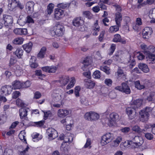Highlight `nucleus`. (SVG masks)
<instances>
[{"label": "nucleus", "mask_w": 155, "mask_h": 155, "mask_svg": "<svg viewBox=\"0 0 155 155\" xmlns=\"http://www.w3.org/2000/svg\"><path fill=\"white\" fill-rule=\"evenodd\" d=\"M155 48L153 46H150L143 52L145 54L147 55L152 64L155 63V55L152 53L155 51Z\"/></svg>", "instance_id": "obj_1"}, {"label": "nucleus", "mask_w": 155, "mask_h": 155, "mask_svg": "<svg viewBox=\"0 0 155 155\" xmlns=\"http://www.w3.org/2000/svg\"><path fill=\"white\" fill-rule=\"evenodd\" d=\"M113 134L108 133L103 135L101 137V143L104 146L110 142L113 139Z\"/></svg>", "instance_id": "obj_2"}, {"label": "nucleus", "mask_w": 155, "mask_h": 155, "mask_svg": "<svg viewBox=\"0 0 155 155\" xmlns=\"http://www.w3.org/2000/svg\"><path fill=\"white\" fill-rule=\"evenodd\" d=\"M115 89L127 94H130L131 92V90L129 86L127 83L124 82L121 84V86H117L115 87Z\"/></svg>", "instance_id": "obj_3"}, {"label": "nucleus", "mask_w": 155, "mask_h": 155, "mask_svg": "<svg viewBox=\"0 0 155 155\" xmlns=\"http://www.w3.org/2000/svg\"><path fill=\"white\" fill-rule=\"evenodd\" d=\"M126 112L129 119L130 120H132L137 117V111L135 107H128L126 108Z\"/></svg>", "instance_id": "obj_4"}, {"label": "nucleus", "mask_w": 155, "mask_h": 155, "mask_svg": "<svg viewBox=\"0 0 155 155\" xmlns=\"http://www.w3.org/2000/svg\"><path fill=\"white\" fill-rule=\"evenodd\" d=\"M64 31V28L63 26L59 24H57L54 27V32L58 36H62Z\"/></svg>", "instance_id": "obj_5"}, {"label": "nucleus", "mask_w": 155, "mask_h": 155, "mask_svg": "<svg viewBox=\"0 0 155 155\" xmlns=\"http://www.w3.org/2000/svg\"><path fill=\"white\" fill-rule=\"evenodd\" d=\"M13 90L12 86L5 85L3 86L1 88V92L2 94L6 96L10 94Z\"/></svg>", "instance_id": "obj_6"}, {"label": "nucleus", "mask_w": 155, "mask_h": 155, "mask_svg": "<svg viewBox=\"0 0 155 155\" xmlns=\"http://www.w3.org/2000/svg\"><path fill=\"white\" fill-rule=\"evenodd\" d=\"M132 144H135V147H138L141 146L143 143V138L141 136H135L131 140Z\"/></svg>", "instance_id": "obj_7"}, {"label": "nucleus", "mask_w": 155, "mask_h": 155, "mask_svg": "<svg viewBox=\"0 0 155 155\" xmlns=\"http://www.w3.org/2000/svg\"><path fill=\"white\" fill-rule=\"evenodd\" d=\"M46 133L50 139L52 140L56 138L58 135L57 132L52 128L48 129L47 130Z\"/></svg>", "instance_id": "obj_8"}, {"label": "nucleus", "mask_w": 155, "mask_h": 155, "mask_svg": "<svg viewBox=\"0 0 155 155\" xmlns=\"http://www.w3.org/2000/svg\"><path fill=\"white\" fill-rule=\"evenodd\" d=\"M69 77L68 76L63 75L59 78L58 81H56V82L60 83V86L62 87L66 85L68 82Z\"/></svg>", "instance_id": "obj_9"}, {"label": "nucleus", "mask_w": 155, "mask_h": 155, "mask_svg": "<svg viewBox=\"0 0 155 155\" xmlns=\"http://www.w3.org/2000/svg\"><path fill=\"white\" fill-rule=\"evenodd\" d=\"M2 19L4 21V24L6 27L11 25L13 22L12 17L9 15H3Z\"/></svg>", "instance_id": "obj_10"}, {"label": "nucleus", "mask_w": 155, "mask_h": 155, "mask_svg": "<svg viewBox=\"0 0 155 155\" xmlns=\"http://www.w3.org/2000/svg\"><path fill=\"white\" fill-rule=\"evenodd\" d=\"M149 116V114L143 110H141L139 112V117L140 120L143 122L147 120Z\"/></svg>", "instance_id": "obj_11"}, {"label": "nucleus", "mask_w": 155, "mask_h": 155, "mask_svg": "<svg viewBox=\"0 0 155 155\" xmlns=\"http://www.w3.org/2000/svg\"><path fill=\"white\" fill-rule=\"evenodd\" d=\"M153 32V31L151 28L147 27L144 29L143 32V38L148 39L150 36Z\"/></svg>", "instance_id": "obj_12"}, {"label": "nucleus", "mask_w": 155, "mask_h": 155, "mask_svg": "<svg viewBox=\"0 0 155 155\" xmlns=\"http://www.w3.org/2000/svg\"><path fill=\"white\" fill-rule=\"evenodd\" d=\"M119 115L116 113H112L110 115V123L111 126H113L115 124L116 121L118 120Z\"/></svg>", "instance_id": "obj_13"}, {"label": "nucleus", "mask_w": 155, "mask_h": 155, "mask_svg": "<svg viewBox=\"0 0 155 155\" xmlns=\"http://www.w3.org/2000/svg\"><path fill=\"white\" fill-rule=\"evenodd\" d=\"M148 81H146L145 83H141L140 84L139 81H137L134 82L135 87L137 89L141 90L144 88L146 87H148Z\"/></svg>", "instance_id": "obj_14"}, {"label": "nucleus", "mask_w": 155, "mask_h": 155, "mask_svg": "<svg viewBox=\"0 0 155 155\" xmlns=\"http://www.w3.org/2000/svg\"><path fill=\"white\" fill-rule=\"evenodd\" d=\"M64 12L60 8H57L55 9L54 15V18L56 20H59L63 17Z\"/></svg>", "instance_id": "obj_15"}, {"label": "nucleus", "mask_w": 155, "mask_h": 155, "mask_svg": "<svg viewBox=\"0 0 155 155\" xmlns=\"http://www.w3.org/2000/svg\"><path fill=\"white\" fill-rule=\"evenodd\" d=\"M137 8H139L146 5H151L154 2V1H137Z\"/></svg>", "instance_id": "obj_16"}, {"label": "nucleus", "mask_w": 155, "mask_h": 155, "mask_svg": "<svg viewBox=\"0 0 155 155\" xmlns=\"http://www.w3.org/2000/svg\"><path fill=\"white\" fill-rule=\"evenodd\" d=\"M14 33L19 35H26L27 34L28 31L27 28H18L15 29L14 30Z\"/></svg>", "instance_id": "obj_17"}, {"label": "nucleus", "mask_w": 155, "mask_h": 155, "mask_svg": "<svg viewBox=\"0 0 155 155\" xmlns=\"http://www.w3.org/2000/svg\"><path fill=\"white\" fill-rule=\"evenodd\" d=\"M84 85L85 87L89 89L93 88L95 85V83L94 81L88 79H85L84 80Z\"/></svg>", "instance_id": "obj_18"}, {"label": "nucleus", "mask_w": 155, "mask_h": 155, "mask_svg": "<svg viewBox=\"0 0 155 155\" xmlns=\"http://www.w3.org/2000/svg\"><path fill=\"white\" fill-rule=\"evenodd\" d=\"M17 60L13 57H11L8 69L11 71H14L15 70L14 64L16 63Z\"/></svg>", "instance_id": "obj_19"}, {"label": "nucleus", "mask_w": 155, "mask_h": 155, "mask_svg": "<svg viewBox=\"0 0 155 155\" xmlns=\"http://www.w3.org/2000/svg\"><path fill=\"white\" fill-rule=\"evenodd\" d=\"M69 113V111L65 109H60L58 111V115L60 117L63 118Z\"/></svg>", "instance_id": "obj_20"}, {"label": "nucleus", "mask_w": 155, "mask_h": 155, "mask_svg": "<svg viewBox=\"0 0 155 155\" xmlns=\"http://www.w3.org/2000/svg\"><path fill=\"white\" fill-rule=\"evenodd\" d=\"M12 85L13 89H20L22 87V83L18 80H15L12 83Z\"/></svg>", "instance_id": "obj_21"}, {"label": "nucleus", "mask_w": 155, "mask_h": 155, "mask_svg": "<svg viewBox=\"0 0 155 155\" xmlns=\"http://www.w3.org/2000/svg\"><path fill=\"white\" fill-rule=\"evenodd\" d=\"M122 19V15L119 12H117L115 14V20L116 25H121Z\"/></svg>", "instance_id": "obj_22"}, {"label": "nucleus", "mask_w": 155, "mask_h": 155, "mask_svg": "<svg viewBox=\"0 0 155 155\" xmlns=\"http://www.w3.org/2000/svg\"><path fill=\"white\" fill-rule=\"evenodd\" d=\"M29 109L27 107L21 108L19 110V115L20 118H23L27 115V112Z\"/></svg>", "instance_id": "obj_23"}, {"label": "nucleus", "mask_w": 155, "mask_h": 155, "mask_svg": "<svg viewBox=\"0 0 155 155\" xmlns=\"http://www.w3.org/2000/svg\"><path fill=\"white\" fill-rule=\"evenodd\" d=\"M17 3L16 1H9L8 5V8L11 11H13L15 8L17 6Z\"/></svg>", "instance_id": "obj_24"}, {"label": "nucleus", "mask_w": 155, "mask_h": 155, "mask_svg": "<svg viewBox=\"0 0 155 155\" xmlns=\"http://www.w3.org/2000/svg\"><path fill=\"white\" fill-rule=\"evenodd\" d=\"M113 41L115 42H120L123 44H125L126 41L125 40H122L120 35L118 34L114 35Z\"/></svg>", "instance_id": "obj_25"}, {"label": "nucleus", "mask_w": 155, "mask_h": 155, "mask_svg": "<svg viewBox=\"0 0 155 155\" xmlns=\"http://www.w3.org/2000/svg\"><path fill=\"white\" fill-rule=\"evenodd\" d=\"M72 23L74 26L76 27L81 26L83 23V21L81 20V17H77L73 19Z\"/></svg>", "instance_id": "obj_26"}, {"label": "nucleus", "mask_w": 155, "mask_h": 155, "mask_svg": "<svg viewBox=\"0 0 155 155\" xmlns=\"http://www.w3.org/2000/svg\"><path fill=\"white\" fill-rule=\"evenodd\" d=\"M138 67L144 73H147L149 71V69L147 65L145 64L140 63L139 64Z\"/></svg>", "instance_id": "obj_27"}, {"label": "nucleus", "mask_w": 155, "mask_h": 155, "mask_svg": "<svg viewBox=\"0 0 155 155\" xmlns=\"http://www.w3.org/2000/svg\"><path fill=\"white\" fill-rule=\"evenodd\" d=\"M33 44L31 42H29L23 45L24 49L28 53H29L31 50Z\"/></svg>", "instance_id": "obj_28"}, {"label": "nucleus", "mask_w": 155, "mask_h": 155, "mask_svg": "<svg viewBox=\"0 0 155 155\" xmlns=\"http://www.w3.org/2000/svg\"><path fill=\"white\" fill-rule=\"evenodd\" d=\"M143 100L141 99H137L134 100L133 102V104L132 106L133 107H135L136 108H139L142 105Z\"/></svg>", "instance_id": "obj_29"}, {"label": "nucleus", "mask_w": 155, "mask_h": 155, "mask_svg": "<svg viewBox=\"0 0 155 155\" xmlns=\"http://www.w3.org/2000/svg\"><path fill=\"white\" fill-rule=\"evenodd\" d=\"M132 144V141L127 140L122 142L120 144V147L122 149H125L130 147Z\"/></svg>", "instance_id": "obj_30"}, {"label": "nucleus", "mask_w": 155, "mask_h": 155, "mask_svg": "<svg viewBox=\"0 0 155 155\" xmlns=\"http://www.w3.org/2000/svg\"><path fill=\"white\" fill-rule=\"evenodd\" d=\"M93 31H94L93 32V35H98L97 32L99 31L100 30V27L98 24V20H96L93 26Z\"/></svg>", "instance_id": "obj_31"}, {"label": "nucleus", "mask_w": 155, "mask_h": 155, "mask_svg": "<svg viewBox=\"0 0 155 155\" xmlns=\"http://www.w3.org/2000/svg\"><path fill=\"white\" fill-rule=\"evenodd\" d=\"M46 50V48L43 47L40 50L39 52L37 55V57L40 58H43L44 57Z\"/></svg>", "instance_id": "obj_32"}, {"label": "nucleus", "mask_w": 155, "mask_h": 155, "mask_svg": "<svg viewBox=\"0 0 155 155\" xmlns=\"http://www.w3.org/2000/svg\"><path fill=\"white\" fill-rule=\"evenodd\" d=\"M23 39L21 37L17 38L12 41V43L15 45H21L23 43Z\"/></svg>", "instance_id": "obj_33"}, {"label": "nucleus", "mask_w": 155, "mask_h": 155, "mask_svg": "<svg viewBox=\"0 0 155 155\" xmlns=\"http://www.w3.org/2000/svg\"><path fill=\"white\" fill-rule=\"evenodd\" d=\"M120 26L121 25H116L111 26L110 28L109 31L111 33L117 31L119 30V28Z\"/></svg>", "instance_id": "obj_34"}, {"label": "nucleus", "mask_w": 155, "mask_h": 155, "mask_svg": "<svg viewBox=\"0 0 155 155\" xmlns=\"http://www.w3.org/2000/svg\"><path fill=\"white\" fill-rule=\"evenodd\" d=\"M54 7V5L52 4H50L47 7V9L45 11L46 14L50 15L53 12V9Z\"/></svg>", "instance_id": "obj_35"}, {"label": "nucleus", "mask_w": 155, "mask_h": 155, "mask_svg": "<svg viewBox=\"0 0 155 155\" xmlns=\"http://www.w3.org/2000/svg\"><path fill=\"white\" fill-rule=\"evenodd\" d=\"M90 118H91V120H96L99 118V116L97 113L91 111Z\"/></svg>", "instance_id": "obj_36"}, {"label": "nucleus", "mask_w": 155, "mask_h": 155, "mask_svg": "<svg viewBox=\"0 0 155 155\" xmlns=\"http://www.w3.org/2000/svg\"><path fill=\"white\" fill-rule=\"evenodd\" d=\"M23 51L20 48H18L16 51L14 52V54L19 58H21L23 55Z\"/></svg>", "instance_id": "obj_37"}, {"label": "nucleus", "mask_w": 155, "mask_h": 155, "mask_svg": "<svg viewBox=\"0 0 155 155\" xmlns=\"http://www.w3.org/2000/svg\"><path fill=\"white\" fill-rule=\"evenodd\" d=\"M100 69L101 71L105 72L107 74H110V70L109 68L104 66H101L100 67Z\"/></svg>", "instance_id": "obj_38"}, {"label": "nucleus", "mask_w": 155, "mask_h": 155, "mask_svg": "<svg viewBox=\"0 0 155 155\" xmlns=\"http://www.w3.org/2000/svg\"><path fill=\"white\" fill-rule=\"evenodd\" d=\"M30 148L28 146L21 151H19V155H29L28 152Z\"/></svg>", "instance_id": "obj_39"}, {"label": "nucleus", "mask_w": 155, "mask_h": 155, "mask_svg": "<svg viewBox=\"0 0 155 155\" xmlns=\"http://www.w3.org/2000/svg\"><path fill=\"white\" fill-rule=\"evenodd\" d=\"M133 131L135 132L138 134H140L142 132V129L140 128V127L137 125L134 126L132 128Z\"/></svg>", "instance_id": "obj_40"}, {"label": "nucleus", "mask_w": 155, "mask_h": 155, "mask_svg": "<svg viewBox=\"0 0 155 155\" xmlns=\"http://www.w3.org/2000/svg\"><path fill=\"white\" fill-rule=\"evenodd\" d=\"M35 74L37 76H39V78L41 80H43V78L45 77V75L42 74V72L41 70L36 71Z\"/></svg>", "instance_id": "obj_41"}, {"label": "nucleus", "mask_w": 155, "mask_h": 155, "mask_svg": "<svg viewBox=\"0 0 155 155\" xmlns=\"http://www.w3.org/2000/svg\"><path fill=\"white\" fill-rule=\"evenodd\" d=\"M155 96V93L154 92H151L149 96L147 97V100L149 102L153 101V98Z\"/></svg>", "instance_id": "obj_42"}, {"label": "nucleus", "mask_w": 155, "mask_h": 155, "mask_svg": "<svg viewBox=\"0 0 155 155\" xmlns=\"http://www.w3.org/2000/svg\"><path fill=\"white\" fill-rule=\"evenodd\" d=\"M101 73L98 70L95 71L93 73L92 76L94 78L96 79H99L101 77Z\"/></svg>", "instance_id": "obj_43"}, {"label": "nucleus", "mask_w": 155, "mask_h": 155, "mask_svg": "<svg viewBox=\"0 0 155 155\" xmlns=\"http://www.w3.org/2000/svg\"><path fill=\"white\" fill-rule=\"evenodd\" d=\"M83 16L88 19H91L92 17V14L89 11L83 12Z\"/></svg>", "instance_id": "obj_44"}, {"label": "nucleus", "mask_w": 155, "mask_h": 155, "mask_svg": "<svg viewBox=\"0 0 155 155\" xmlns=\"http://www.w3.org/2000/svg\"><path fill=\"white\" fill-rule=\"evenodd\" d=\"M152 125L150 124H146L145 125L144 128L142 130V132L143 131H150L151 130H152Z\"/></svg>", "instance_id": "obj_45"}, {"label": "nucleus", "mask_w": 155, "mask_h": 155, "mask_svg": "<svg viewBox=\"0 0 155 155\" xmlns=\"http://www.w3.org/2000/svg\"><path fill=\"white\" fill-rule=\"evenodd\" d=\"M25 134L24 131H21L20 132L19 134V137L20 139L21 140H24V141L26 143H27L26 140L25 138Z\"/></svg>", "instance_id": "obj_46"}, {"label": "nucleus", "mask_w": 155, "mask_h": 155, "mask_svg": "<svg viewBox=\"0 0 155 155\" xmlns=\"http://www.w3.org/2000/svg\"><path fill=\"white\" fill-rule=\"evenodd\" d=\"M64 143H66L69 142V143H71L73 140V137L71 136H65L64 137Z\"/></svg>", "instance_id": "obj_47"}, {"label": "nucleus", "mask_w": 155, "mask_h": 155, "mask_svg": "<svg viewBox=\"0 0 155 155\" xmlns=\"http://www.w3.org/2000/svg\"><path fill=\"white\" fill-rule=\"evenodd\" d=\"M16 103L17 105L22 107L25 105V103L22 100L19 98H18L16 101Z\"/></svg>", "instance_id": "obj_48"}, {"label": "nucleus", "mask_w": 155, "mask_h": 155, "mask_svg": "<svg viewBox=\"0 0 155 155\" xmlns=\"http://www.w3.org/2000/svg\"><path fill=\"white\" fill-rule=\"evenodd\" d=\"M81 89L80 87L79 86H77L75 87L74 89V94L76 97L79 96V91Z\"/></svg>", "instance_id": "obj_49"}, {"label": "nucleus", "mask_w": 155, "mask_h": 155, "mask_svg": "<svg viewBox=\"0 0 155 155\" xmlns=\"http://www.w3.org/2000/svg\"><path fill=\"white\" fill-rule=\"evenodd\" d=\"M137 57L139 60H142L145 58V56L143 54L140 52H138L137 54Z\"/></svg>", "instance_id": "obj_50"}, {"label": "nucleus", "mask_w": 155, "mask_h": 155, "mask_svg": "<svg viewBox=\"0 0 155 155\" xmlns=\"http://www.w3.org/2000/svg\"><path fill=\"white\" fill-rule=\"evenodd\" d=\"M3 155H13V151L10 149H6L5 150Z\"/></svg>", "instance_id": "obj_51"}, {"label": "nucleus", "mask_w": 155, "mask_h": 155, "mask_svg": "<svg viewBox=\"0 0 155 155\" xmlns=\"http://www.w3.org/2000/svg\"><path fill=\"white\" fill-rule=\"evenodd\" d=\"M104 83L107 86L110 87L112 84V81L110 79L107 78L104 80Z\"/></svg>", "instance_id": "obj_52"}, {"label": "nucleus", "mask_w": 155, "mask_h": 155, "mask_svg": "<svg viewBox=\"0 0 155 155\" xmlns=\"http://www.w3.org/2000/svg\"><path fill=\"white\" fill-rule=\"evenodd\" d=\"M7 118L6 117L2 115L0 116V124H3L6 121Z\"/></svg>", "instance_id": "obj_53"}, {"label": "nucleus", "mask_w": 155, "mask_h": 155, "mask_svg": "<svg viewBox=\"0 0 155 155\" xmlns=\"http://www.w3.org/2000/svg\"><path fill=\"white\" fill-rule=\"evenodd\" d=\"M116 48V45L114 44H112L111 45L110 49V52L109 53V55H110L112 54L113 53L114 51Z\"/></svg>", "instance_id": "obj_54"}, {"label": "nucleus", "mask_w": 155, "mask_h": 155, "mask_svg": "<svg viewBox=\"0 0 155 155\" xmlns=\"http://www.w3.org/2000/svg\"><path fill=\"white\" fill-rule=\"evenodd\" d=\"M68 6H69V5L68 4L61 3L57 5V6L58 8L63 9H64Z\"/></svg>", "instance_id": "obj_55"}, {"label": "nucleus", "mask_w": 155, "mask_h": 155, "mask_svg": "<svg viewBox=\"0 0 155 155\" xmlns=\"http://www.w3.org/2000/svg\"><path fill=\"white\" fill-rule=\"evenodd\" d=\"M63 143H62L61 144L60 149L62 151V155H65L64 153H66L67 152H68V149L66 147H63Z\"/></svg>", "instance_id": "obj_56"}, {"label": "nucleus", "mask_w": 155, "mask_h": 155, "mask_svg": "<svg viewBox=\"0 0 155 155\" xmlns=\"http://www.w3.org/2000/svg\"><path fill=\"white\" fill-rule=\"evenodd\" d=\"M122 140V137H118L114 141L116 146L118 145Z\"/></svg>", "instance_id": "obj_57"}, {"label": "nucleus", "mask_w": 155, "mask_h": 155, "mask_svg": "<svg viewBox=\"0 0 155 155\" xmlns=\"http://www.w3.org/2000/svg\"><path fill=\"white\" fill-rule=\"evenodd\" d=\"M91 144V140L89 138H88L84 146V147L85 148H86L88 147H89V148L91 147V146H90V145Z\"/></svg>", "instance_id": "obj_58"}, {"label": "nucleus", "mask_w": 155, "mask_h": 155, "mask_svg": "<svg viewBox=\"0 0 155 155\" xmlns=\"http://www.w3.org/2000/svg\"><path fill=\"white\" fill-rule=\"evenodd\" d=\"M34 5V3L32 1L28 2H27L26 6L28 8L30 9L31 8H33Z\"/></svg>", "instance_id": "obj_59"}, {"label": "nucleus", "mask_w": 155, "mask_h": 155, "mask_svg": "<svg viewBox=\"0 0 155 155\" xmlns=\"http://www.w3.org/2000/svg\"><path fill=\"white\" fill-rule=\"evenodd\" d=\"M39 135L38 134H33L32 135L33 141L34 142H37L40 139L38 138V136Z\"/></svg>", "instance_id": "obj_60"}, {"label": "nucleus", "mask_w": 155, "mask_h": 155, "mask_svg": "<svg viewBox=\"0 0 155 155\" xmlns=\"http://www.w3.org/2000/svg\"><path fill=\"white\" fill-rule=\"evenodd\" d=\"M80 98V101L81 103L85 105H87V102L85 97L84 96H81Z\"/></svg>", "instance_id": "obj_61"}, {"label": "nucleus", "mask_w": 155, "mask_h": 155, "mask_svg": "<svg viewBox=\"0 0 155 155\" xmlns=\"http://www.w3.org/2000/svg\"><path fill=\"white\" fill-rule=\"evenodd\" d=\"M44 118L45 120L48 117H51V111L50 110L46 112H44Z\"/></svg>", "instance_id": "obj_62"}, {"label": "nucleus", "mask_w": 155, "mask_h": 155, "mask_svg": "<svg viewBox=\"0 0 155 155\" xmlns=\"http://www.w3.org/2000/svg\"><path fill=\"white\" fill-rule=\"evenodd\" d=\"M20 94V93L19 92L15 91L12 94V97L13 98L16 99L19 97Z\"/></svg>", "instance_id": "obj_63"}, {"label": "nucleus", "mask_w": 155, "mask_h": 155, "mask_svg": "<svg viewBox=\"0 0 155 155\" xmlns=\"http://www.w3.org/2000/svg\"><path fill=\"white\" fill-rule=\"evenodd\" d=\"M83 63L85 66H87L89 65L90 62L89 61V58H86L84 60Z\"/></svg>", "instance_id": "obj_64"}]
</instances>
